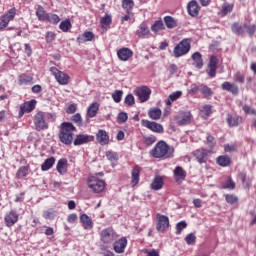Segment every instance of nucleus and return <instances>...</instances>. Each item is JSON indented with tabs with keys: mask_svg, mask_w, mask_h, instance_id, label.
<instances>
[{
	"mask_svg": "<svg viewBox=\"0 0 256 256\" xmlns=\"http://www.w3.org/2000/svg\"><path fill=\"white\" fill-rule=\"evenodd\" d=\"M55 38H56V35H55L54 32H47L46 33V41H47V43H53Z\"/></svg>",
	"mask_w": 256,
	"mask_h": 256,
	"instance_id": "69168bd1",
	"label": "nucleus"
},
{
	"mask_svg": "<svg viewBox=\"0 0 256 256\" xmlns=\"http://www.w3.org/2000/svg\"><path fill=\"white\" fill-rule=\"evenodd\" d=\"M50 71L52 75H54L56 81L59 83V85H69V79L70 77L67 75V73H64L57 69L56 67H51Z\"/></svg>",
	"mask_w": 256,
	"mask_h": 256,
	"instance_id": "423d86ee",
	"label": "nucleus"
},
{
	"mask_svg": "<svg viewBox=\"0 0 256 256\" xmlns=\"http://www.w3.org/2000/svg\"><path fill=\"white\" fill-rule=\"evenodd\" d=\"M46 19L49 21V23H53L54 25H57V23L61 21V18H59L57 14H49Z\"/></svg>",
	"mask_w": 256,
	"mask_h": 256,
	"instance_id": "864d4df0",
	"label": "nucleus"
},
{
	"mask_svg": "<svg viewBox=\"0 0 256 256\" xmlns=\"http://www.w3.org/2000/svg\"><path fill=\"white\" fill-rule=\"evenodd\" d=\"M232 31L236 35H243V27H241V25H239L238 23H234L232 25Z\"/></svg>",
	"mask_w": 256,
	"mask_h": 256,
	"instance_id": "bf43d9fd",
	"label": "nucleus"
},
{
	"mask_svg": "<svg viewBox=\"0 0 256 256\" xmlns=\"http://www.w3.org/2000/svg\"><path fill=\"white\" fill-rule=\"evenodd\" d=\"M243 111L247 114V115H255V109L251 108V106L249 105H245L243 106Z\"/></svg>",
	"mask_w": 256,
	"mask_h": 256,
	"instance_id": "338daca9",
	"label": "nucleus"
},
{
	"mask_svg": "<svg viewBox=\"0 0 256 256\" xmlns=\"http://www.w3.org/2000/svg\"><path fill=\"white\" fill-rule=\"evenodd\" d=\"M56 169L60 175L67 173V159H60L57 163Z\"/></svg>",
	"mask_w": 256,
	"mask_h": 256,
	"instance_id": "2f4dec72",
	"label": "nucleus"
},
{
	"mask_svg": "<svg viewBox=\"0 0 256 256\" xmlns=\"http://www.w3.org/2000/svg\"><path fill=\"white\" fill-rule=\"evenodd\" d=\"M71 27H72L71 20H69V19L62 21L59 25V29H61V31H63V33H67L69 31V29H71Z\"/></svg>",
	"mask_w": 256,
	"mask_h": 256,
	"instance_id": "37998d69",
	"label": "nucleus"
},
{
	"mask_svg": "<svg viewBox=\"0 0 256 256\" xmlns=\"http://www.w3.org/2000/svg\"><path fill=\"white\" fill-rule=\"evenodd\" d=\"M117 57L120 61H129L133 57V50L129 48H120L117 50Z\"/></svg>",
	"mask_w": 256,
	"mask_h": 256,
	"instance_id": "ddd939ff",
	"label": "nucleus"
},
{
	"mask_svg": "<svg viewBox=\"0 0 256 256\" xmlns=\"http://www.w3.org/2000/svg\"><path fill=\"white\" fill-rule=\"evenodd\" d=\"M206 73L209 75V77H215L217 75V57L211 56L210 61L208 64V69L206 70Z\"/></svg>",
	"mask_w": 256,
	"mask_h": 256,
	"instance_id": "f3484780",
	"label": "nucleus"
},
{
	"mask_svg": "<svg viewBox=\"0 0 256 256\" xmlns=\"http://www.w3.org/2000/svg\"><path fill=\"white\" fill-rule=\"evenodd\" d=\"M37 105L36 100H30L27 102H24L23 104L20 105V109L25 111L26 113H31L35 109V106Z\"/></svg>",
	"mask_w": 256,
	"mask_h": 256,
	"instance_id": "bb28decb",
	"label": "nucleus"
},
{
	"mask_svg": "<svg viewBox=\"0 0 256 256\" xmlns=\"http://www.w3.org/2000/svg\"><path fill=\"white\" fill-rule=\"evenodd\" d=\"M233 7L234 5L231 3L225 2L222 4V9L220 11L221 17H225L228 13H231V11H233Z\"/></svg>",
	"mask_w": 256,
	"mask_h": 256,
	"instance_id": "e433bc0d",
	"label": "nucleus"
},
{
	"mask_svg": "<svg viewBox=\"0 0 256 256\" xmlns=\"http://www.w3.org/2000/svg\"><path fill=\"white\" fill-rule=\"evenodd\" d=\"M127 119H129V116L127 115V113L121 112L118 114V121L120 123H125L127 121Z\"/></svg>",
	"mask_w": 256,
	"mask_h": 256,
	"instance_id": "e2e57ef3",
	"label": "nucleus"
},
{
	"mask_svg": "<svg viewBox=\"0 0 256 256\" xmlns=\"http://www.w3.org/2000/svg\"><path fill=\"white\" fill-rule=\"evenodd\" d=\"M44 219H53L55 217V211L53 210H47L43 213Z\"/></svg>",
	"mask_w": 256,
	"mask_h": 256,
	"instance_id": "0e129e2a",
	"label": "nucleus"
},
{
	"mask_svg": "<svg viewBox=\"0 0 256 256\" xmlns=\"http://www.w3.org/2000/svg\"><path fill=\"white\" fill-rule=\"evenodd\" d=\"M109 133L103 129H99L96 133V141L99 145L105 146L109 143Z\"/></svg>",
	"mask_w": 256,
	"mask_h": 256,
	"instance_id": "f8f14e48",
	"label": "nucleus"
},
{
	"mask_svg": "<svg viewBox=\"0 0 256 256\" xmlns=\"http://www.w3.org/2000/svg\"><path fill=\"white\" fill-rule=\"evenodd\" d=\"M192 59L194 61V67H197V69H203V57L201 56V53L195 52L192 54Z\"/></svg>",
	"mask_w": 256,
	"mask_h": 256,
	"instance_id": "7c9ffc66",
	"label": "nucleus"
},
{
	"mask_svg": "<svg viewBox=\"0 0 256 256\" xmlns=\"http://www.w3.org/2000/svg\"><path fill=\"white\" fill-rule=\"evenodd\" d=\"M216 163L220 165V167H229V165H231V158L226 155L219 156L216 159Z\"/></svg>",
	"mask_w": 256,
	"mask_h": 256,
	"instance_id": "473e14b6",
	"label": "nucleus"
},
{
	"mask_svg": "<svg viewBox=\"0 0 256 256\" xmlns=\"http://www.w3.org/2000/svg\"><path fill=\"white\" fill-rule=\"evenodd\" d=\"M99 112V103L93 102L87 109V117L93 119V117H97V113Z\"/></svg>",
	"mask_w": 256,
	"mask_h": 256,
	"instance_id": "393cba45",
	"label": "nucleus"
},
{
	"mask_svg": "<svg viewBox=\"0 0 256 256\" xmlns=\"http://www.w3.org/2000/svg\"><path fill=\"white\" fill-rule=\"evenodd\" d=\"M75 127L70 122H63L60 126L59 139L64 145H71L75 135Z\"/></svg>",
	"mask_w": 256,
	"mask_h": 256,
	"instance_id": "f03ea898",
	"label": "nucleus"
},
{
	"mask_svg": "<svg viewBox=\"0 0 256 256\" xmlns=\"http://www.w3.org/2000/svg\"><path fill=\"white\" fill-rule=\"evenodd\" d=\"M207 150L205 149H199L194 152V157H196V160L198 163L203 164L207 163V157H208Z\"/></svg>",
	"mask_w": 256,
	"mask_h": 256,
	"instance_id": "412c9836",
	"label": "nucleus"
},
{
	"mask_svg": "<svg viewBox=\"0 0 256 256\" xmlns=\"http://www.w3.org/2000/svg\"><path fill=\"white\" fill-rule=\"evenodd\" d=\"M136 97H138L140 103H145V101H149V97H151V89L147 86H141L136 88L134 91Z\"/></svg>",
	"mask_w": 256,
	"mask_h": 256,
	"instance_id": "0eeeda50",
	"label": "nucleus"
},
{
	"mask_svg": "<svg viewBox=\"0 0 256 256\" xmlns=\"http://www.w3.org/2000/svg\"><path fill=\"white\" fill-rule=\"evenodd\" d=\"M161 115H163V112L160 108H151L148 112V116L154 121H159V119H161Z\"/></svg>",
	"mask_w": 256,
	"mask_h": 256,
	"instance_id": "c756f323",
	"label": "nucleus"
},
{
	"mask_svg": "<svg viewBox=\"0 0 256 256\" xmlns=\"http://www.w3.org/2000/svg\"><path fill=\"white\" fill-rule=\"evenodd\" d=\"M221 88L223 89V91H229V93H232V95L239 94V87L231 82L222 83Z\"/></svg>",
	"mask_w": 256,
	"mask_h": 256,
	"instance_id": "5701e85b",
	"label": "nucleus"
},
{
	"mask_svg": "<svg viewBox=\"0 0 256 256\" xmlns=\"http://www.w3.org/2000/svg\"><path fill=\"white\" fill-rule=\"evenodd\" d=\"M80 222L83 228L86 229L87 231L93 229V220L91 219V217H89V215L82 214L80 216Z\"/></svg>",
	"mask_w": 256,
	"mask_h": 256,
	"instance_id": "aec40b11",
	"label": "nucleus"
},
{
	"mask_svg": "<svg viewBox=\"0 0 256 256\" xmlns=\"http://www.w3.org/2000/svg\"><path fill=\"white\" fill-rule=\"evenodd\" d=\"M191 123V112H186L178 119L177 124L180 126L189 125Z\"/></svg>",
	"mask_w": 256,
	"mask_h": 256,
	"instance_id": "f704fd0d",
	"label": "nucleus"
},
{
	"mask_svg": "<svg viewBox=\"0 0 256 256\" xmlns=\"http://www.w3.org/2000/svg\"><path fill=\"white\" fill-rule=\"evenodd\" d=\"M157 141V137L151 135V136H144L143 137V143L146 145V147H151L153 143Z\"/></svg>",
	"mask_w": 256,
	"mask_h": 256,
	"instance_id": "c03bdc74",
	"label": "nucleus"
},
{
	"mask_svg": "<svg viewBox=\"0 0 256 256\" xmlns=\"http://www.w3.org/2000/svg\"><path fill=\"white\" fill-rule=\"evenodd\" d=\"M16 11L15 9H10L7 14L0 17V30L5 29L9 25L10 21L15 19Z\"/></svg>",
	"mask_w": 256,
	"mask_h": 256,
	"instance_id": "9d476101",
	"label": "nucleus"
},
{
	"mask_svg": "<svg viewBox=\"0 0 256 256\" xmlns=\"http://www.w3.org/2000/svg\"><path fill=\"white\" fill-rule=\"evenodd\" d=\"M249 35H254L256 31L255 25L245 26Z\"/></svg>",
	"mask_w": 256,
	"mask_h": 256,
	"instance_id": "774afa93",
	"label": "nucleus"
},
{
	"mask_svg": "<svg viewBox=\"0 0 256 256\" xmlns=\"http://www.w3.org/2000/svg\"><path fill=\"white\" fill-rule=\"evenodd\" d=\"M222 189H235V181L233 179L228 178L223 184Z\"/></svg>",
	"mask_w": 256,
	"mask_h": 256,
	"instance_id": "3c124183",
	"label": "nucleus"
},
{
	"mask_svg": "<svg viewBox=\"0 0 256 256\" xmlns=\"http://www.w3.org/2000/svg\"><path fill=\"white\" fill-rule=\"evenodd\" d=\"M105 182L96 176H90L88 178V187L93 193H101L105 190Z\"/></svg>",
	"mask_w": 256,
	"mask_h": 256,
	"instance_id": "39448f33",
	"label": "nucleus"
},
{
	"mask_svg": "<svg viewBox=\"0 0 256 256\" xmlns=\"http://www.w3.org/2000/svg\"><path fill=\"white\" fill-rule=\"evenodd\" d=\"M35 131H46L49 129V113L39 111L34 115Z\"/></svg>",
	"mask_w": 256,
	"mask_h": 256,
	"instance_id": "7ed1b4c3",
	"label": "nucleus"
},
{
	"mask_svg": "<svg viewBox=\"0 0 256 256\" xmlns=\"http://www.w3.org/2000/svg\"><path fill=\"white\" fill-rule=\"evenodd\" d=\"M164 23L168 29H175L177 27V20L173 16L164 17Z\"/></svg>",
	"mask_w": 256,
	"mask_h": 256,
	"instance_id": "c9c22d12",
	"label": "nucleus"
},
{
	"mask_svg": "<svg viewBox=\"0 0 256 256\" xmlns=\"http://www.w3.org/2000/svg\"><path fill=\"white\" fill-rule=\"evenodd\" d=\"M33 81V77L27 75H21L19 77V85H28Z\"/></svg>",
	"mask_w": 256,
	"mask_h": 256,
	"instance_id": "8fccbe9b",
	"label": "nucleus"
},
{
	"mask_svg": "<svg viewBox=\"0 0 256 256\" xmlns=\"http://www.w3.org/2000/svg\"><path fill=\"white\" fill-rule=\"evenodd\" d=\"M211 105H204L201 109L202 117L207 119L213 113Z\"/></svg>",
	"mask_w": 256,
	"mask_h": 256,
	"instance_id": "09e8293b",
	"label": "nucleus"
},
{
	"mask_svg": "<svg viewBox=\"0 0 256 256\" xmlns=\"http://www.w3.org/2000/svg\"><path fill=\"white\" fill-rule=\"evenodd\" d=\"M106 158L108 159V161H118L119 155L117 154V152L107 151Z\"/></svg>",
	"mask_w": 256,
	"mask_h": 256,
	"instance_id": "603ef678",
	"label": "nucleus"
},
{
	"mask_svg": "<svg viewBox=\"0 0 256 256\" xmlns=\"http://www.w3.org/2000/svg\"><path fill=\"white\" fill-rule=\"evenodd\" d=\"M163 184V177L156 175L151 183V189H153V191H159L163 189Z\"/></svg>",
	"mask_w": 256,
	"mask_h": 256,
	"instance_id": "a878e982",
	"label": "nucleus"
},
{
	"mask_svg": "<svg viewBox=\"0 0 256 256\" xmlns=\"http://www.w3.org/2000/svg\"><path fill=\"white\" fill-rule=\"evenodd\" d=\"M125 103L126 105H128V107H133V105H135V97L133 96V94H128L125 97Z\"/></svg>",
	"mask_w": 256,
	"mask_h": 256,
	"instance_id": "13d9d810",
	"label": "nucleus"
},
{
	"mask_svg": "<svg viewBox=\"0 0 256 256\" xmlns=\"http://www.w3.org/2000/svg\"><path fill=\"white\" fill-rule=\"evenodd\" d=\"M53 165H55V158L50 157L44 161V163L41 165V169L42 171H49Z\"/></svg>",
	"mask_w": 256,
	"mask_h": 256,
	"instance_id": "58836bf2",
	"label": "nucleus"
},
{
	"mask_svg": "<svg viewBox=\"0 0 256 256\" xmlns=\"http://www.w3.org/2000/svg\"><path fill=\"white\" fill-rule=\"evenodd\" d=\"M19 221V214L15 211H10L5 215V223L7 227H13Z\"/></svg>",
	"mask_w": 256,
	"mask_h": 256,
	"instance_id": "2eb2a0df",
	"label": "nucleus"
},
{
	"mask_svg": "<svg viewBox=\"0 0 256 256\" xmlns=\"http://www.w3.org/2000/svg\"><path fill=\"white\" fill-rule=\"evenodd\" d=\"M122 7L127 11V13H131V11H133V7H135V2L133 0H122Z\"/></svg>",
	"mask_w": 256,
	"mask_h": 256,
	"instance_id": "ea45409f",
	"label": "nucleus"
},
{
	"mask_svg": "<svg viewBox=\"0 0 256 256\" xmlns=\"http://www.w3.org/2000/svg\"><path fill=\"white\" fill-rule=\"evenodd\" d=\"M94 139H95L94 136H90L87 134H78L74 139V145L75 146L85 145L89 143V141H93Z\"/></svg>",
	"mask_w": 256,
	"mask_h": 256,
	"instance_id": "4468645a",
	"label": "nucleus"
},
{
	"mask_svg": "<svg viewBox=\"0 0 256 256\" xmlns=\"http://www.w3.org/2000/svg\"><path fill=\"white\" fill-rule=\"evenodd\" d=\"M95 34L91 31H86L82 35L77 37V43H87V41H93Z\"/></svg>",
	"mask_w": 256,
	"mask_h": 256,
	"instance_id": "b1692460",
	"label": "nucleus"
},
{
	"mask_svg": "<svg viewBox=\"0 0 256 256\" xmlns=\"http://www.w3.org/2000/svg\"><path fill=\"white\" fill-rule=\"evenodd\" d=\"M72 121L74 123H76L77 125H79V127H81V125H83V118L81 117L80 113H77L75 115L72 116Z\"/></svg>",
	"mask_w": 256,
	"mask_h": 256,
	"instance_id": "680f3d73",
	"label": "nucleus"
},
{
	"mask_svg": "<svg viewBox=\"0 0 256 256\" xmlns=\"http://www.w3.org/2000/svg\"><path fill=\"white\" fill-rule=\"evenodd\" d=\"M112 99L115 103H121V99H123V91L122 90H115L112 93Z\"/></svg>",
	"mask_w": 256,
	"mask_h": 256,
	"instance_id": "49530a36",
	"label": "nucleus"
},
{
	"mask_svg": "<svg viewBox=\"0 0 256 256\" xmlns=\"http://www.w3.org/2000/svg\"><path fill=\"white\" fill-rule=\"evenodd\" d=\"M224 151L226 153H235V151H237V145H235V144H226L224 146Z\"/></svg>",
	"mask_w": 256,
	"mask_h": 256,
	"instance_id": "052dcab7",
	"label": "nucleus"
},
{
	"mask_svg": "<svg viewBox=\"0 0 256 256\" xmlns=\"http://www.w3.org/2000/svg\"><path fill=\"white\" fill-rule=\"evenodd\" d=\"M200 93H202L204 97H211V95H213V90L202 84L200 85Z\"/></svg>",
	"mask_w": 256,
	"mask_h": 256,
	"instance_id": "a18cd8bd",
	"label": "nucleus"
},
{
	"mask_svg": "<svg viewBox=\"0 0 256 256\" xmlns=\"http://www.w3.org/2000/svg\"><path fill=\"white\" fill-rule=\"evenodd\" d=\"M112 22H113V18L109 14H105V16L102 17L100 21L102 27H107L111 25Z\"/></svg>",
	"mask_w": 256,
	"mask_h": 256,
	"instance_id": "de8ad7c7",
	"label": "nucleus"
},
{
	"mask_svg": "<svg viewBox=\"0 0 256 256\" xmlns=\"http://www.w3.org/2000/svg\"><path fill=\"white\" fill-rule=\"evenodd\" d=\"M183 95V92L176 91L169 95L168 99L166 100V105L171 106V103L174 101H177L181 96Z\"/></svg>",
	"mask_w": 256,
	"mask_h": 256,
	"instance_id": "4c0bfd02",
	"label": "nucleus"
},
{
	"mask_svg": "<svg viewBox=\"0 0 256 256\" xmlns=\"http://www.w3.org/2000/svg\"><path fill=\"white\" fill-rule=\"evenodd\" d=\"M36 16L38 17L39 21H45V19H47L48 15H46L43 6L39 5L37 7Z\"/></svg>",
	"mask_w": 256,
	"mask_h": 256,
	"instance_id": "a19ab883",
	"label": "nucleus"
},
{
	"mask_svg": "<svg viewBox=\"0 0 256 256\" xmlns=\"http://www.w3.org/2000/svg\"><path fill=\"white\" fill-rule=\"evenodd\" d=\"M29 172V168L27 166H22L19 168L17 172V177L21 179V177H27V173Z\"/></svg>",
	"mask_w": 256,
	"mask_h": 256,
	"instance_id": "4d7b16f0",
	"label": "nucleus"
},
{
	"mask_svg": "<svg viewBox=\"0 0 256 256\" xmlns=\"http://www.w3.org/2000/svg\"><path fill=\"white\" fill-rule=\"evenodd\" d=\"M191 50V40L183 39L179 44L174 48V57L179 58L183 55H187V52Z\"/></svg>",
	"mask_w": 256,
	"mask_h": 256,
	"instance_id": "20e7f679",
	"label": "nucleus"
},
{
	"mask_svg": "<svg viewBox=\"0 0 256 256\" xmlns=\"http://www.w3.org/2000/svg\"><path fill=\"white\" fill-rule=\"evenodd\" d=\"M125 247H127V238L125 237H122L113 244V250L115 253H125Z\"/></svg>",
	"mask_w": 256,
	"mask_h": 256,
	"instance_id": "a211bd4d",
	"label": "nucleus"
},
{
	"mask_svg": "<svg viewBox=\"0 0 256 256\" xmlns=\"http://www.w3.org/2000/svg\"><path fill=\"white\" fill-rule=\"evenodd\" d=\"M141 173V168L139 166H135L132 169V180H131V185L132 187H135V185L139 184V175Z\"/></svg>",
	"mask_w": 256,
	"mask_h": 256,
	"instance_id": "c85d7f7f",
	"label": "nucleus"
},
{
	"mask_svg": "<svg viewBox=\"0 0 256 256\" xmlns=\"http://www.w3.org/2000/svg\"><path fill=\"white\" fill-rule=\"evenodd\" d=\"M149 33H151V31L149 30V27H147V25L145 24H141L138 30L136 31V35L141 39H145V37H149Z\"/></svg>",
	"mask_w": 256,
	"mask_h": 256,
	"instance_id": "cd10ccee",
	"label": "nucleus"
},
{
	"mask_svg": "<svg viewBox=\"0 0 256 256\" xmlns=\"http://www.w3.org/2000/svg\"><path fill=\"white\" fill-rule=\"evenodd\" d=\"M174 149L167 145L165 141H159L154 148L151 150L150 154L155 159H169L173 157Z\"/></svg>",
	"mask_w": 256,
	"mask_h": 256,
	"instance_id": "f257e3e1",
	"label": "nucleus"
},
{
	"mask_svg": "<svg viewBox=\"0 0 256 256\" xmlns=\"http://www.w3.org/2000/svg\"><path fill=\"white\" fill-rule=\"evenodd\" d=\"M165 30V24H163V20L159 19L151 25V31L153 33H159V31Z\"/></svg>",
	"mask_w": 256,
	"mask_h": 256,
	"instance_id": "72a5a7b5",
	"label": "nucleus"
},
{
	"mask_svg": "<svg viewBox=\"0 0 256 256\" xmlns=\"http://www.w3.org/2000/svg\"><path fill=\"white\" fill-rule=\"evenodd\" d=\"M100 237L103 243L109 244L117 239V234H115L113 228H106L101 231Z\"/></svg>",
	"mask_w": 256,
	"mask_h": 256,
	"instance_id": "6e6552de",
	"label": "nucleus"
},
{
	"mask_svg": "<svg viewBox=\"0 0 256 256\" xmlns=\"http://www.w3.org/2000/svg\"><path fill=\"white\" fill-rule=\"evenodd\" d=\"M187 11L191 17H197V15H199V4L197 3V1H190L187 4Z\"/></svg>",
	"mask_w": 256,
	"mask_h": 256,
	"instance_id": "6ab92c4d",
	"label": "nucleus"
},
{
	"mask_svg": "<svg viewBox=\"0 0 256 256\" xmlns=\"http://www.w3.org/2000/svg\"><path fill=\"white\" fill-rule=\"evenodd\" d=\"M185 241L187 245H195V241H197V237L195 236V234L190 233L186 236Z\"/></svg>",
	"mask_w": 256,
	"mask_h": 256,
	"instance_id": "6e6d98bb",
	"label": "nucleus"
},
{
	"mask_svg": "<svg viewBox=\"0 0 256 256\" xmlns=\"http://www.w3.org/2000/svg\"><path fill=\"white\" fill-rule=\"evenodd\" d=\"M225 200L229 205H237L239 198L235 194H226Z\"/></svg>",
	"mask_w": 256,
	"mask_h": 256,
	"instance_id": "79ce46f5",
	"label": "nucleus"
},
{
	"mask_svg": "<svg viewBox=\"0 0 256 256\" xmlns=\"http://www.w3.org/2000/svg\"><path fill=\"white\" fill-rule=\"evenodd\" d=\"M157 219H158V222L156 225V229L157 231H159V233H163V231L169 228V217L165 215L157 214Z\"/></svg>",
	"mask_w": 256,
	"mask_h": 256,
	"instance_id": "1a4fd4ad",
	"label": "nucleus"
},
{
	"mask_svg": "<svg viewBox=\"0 0 256 256\" xmlns=\"http://www.w3.org/2000/svg\"><path fill=\"white\" fill-rule=\"evenodd\" d=\"M227 123H228L229 127H237V126L241 125V123H243V118H241L240 116H237V115L228 114Z\"/></svg>",
	"mask_w": 256,
	"mask_h": 256,
	"instance_id": "4be33fe9",
	"label": "nucleus"
},
{
	"mask_svg": "<svg viewBox=\"0 0 256 256\" xmlns=\"http://www.w3.org/2000/svg\"><path fill=\"white\" fill-rule=\"evenodd\" d=\"M187 228V222L181 221L176 224V235H181V231Z\"/></svg>",
	"mask_w": 256,
	"mask_h": 256,
	"instance_id": "5fc2aeb1",
	"label": "nucleus"
},
{
	"mask_svg": "<svg viewBox=\"0 0 256 256\" xmlns=\"http://www.w3.org/2000/svg\"><path fill=\"white\" fill-rule=\"evenodd\" d=\"M141 125L143 127H146L147 129H150V131H153L154 133H163V125H161L157 122H151L149 120H142Z\"/></svg>",
	"mask_w": 256,
	"mask_h": 256,
	"instance_id": "9b49d317",
	"label": "nucleus"
},
{
	"mask_svg": "<svg viewBox=\"0 0 256 256\" xmlns=\"http://www.w3.org/2000/svg\"><path fill=\"white\" fill-rule=\"evenodd\" d=\"M186 177H187V172H185V170L181 166H178L174 169V178L176 183H178V185H181V183L185 181Z\"/></svg>",
	"mask_w": 256,
	"mask_h": 256,
	"instance_id": "dca6fc26",
	"label": "nucleus"
}]
</instances>
